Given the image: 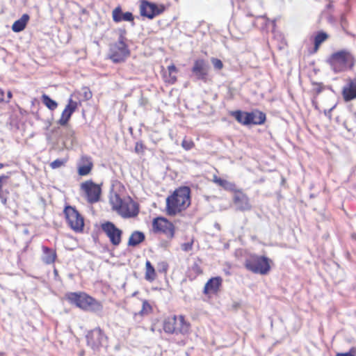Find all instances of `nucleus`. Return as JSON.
I'll return each mask as SVG.
<instances>
[{"label":"nucleus","instance_id":"obj_4","mask_svg":"<svg viewBox=\"0 0 356 356\" xmlns=\"http://www.w3.org/2000/svg\"><path fill=\"white\" fill-rule=\"evenodd\" d=\"M334 73H339L351 69L355 64L353 55L345 50L332 54L327 60Z\"/></svg>","mask_w":356,"mask_h":356},{"label":"nucleus","instance_id":"obj_32","mask_svg":"<svg viewBox=\"0 0 356 356\" xmlns=\"http://www.w3.org/2000/svg\"><path fill=\"white\" fill-rule=\"evenodd\" d=\"M152 312V307L147 300L143 302L142 309L140 311V314H147Z\"/></svg>","mask_w":356,"mask_h":356},{"label":"nucleus","instance_id":"obj_21","mask_svg":"<svg viewBox=\"0 0 356 356\" xmlns=\"http://www.w3.org/2000/svg\"><path fill=\"white\" fill-rule=\"evenodd\" d=\"M232 115L234 117L236 120L243 125L251 124L252 117L250 112H244L241 111H236L232 112Z\"/></svg>","mask_w":356,"mask_h":356},{"label":"nucleus","instance_id":"obj_6","mask_svg":"<svg viewBox=\"0 0 356 356\" xmlns=\"http://www.w3.org/2000/svg\"><path fill=\"white\" fill-rule=\"evenodd\" d=\"M245 267L254 273L267 274L270 269V259L264 256L251 254L245 261Z\"/></svg>","mask_w":356,"mask_h":356},{"label":"nucleus","instance_id":"obj_5","mask_svg":"<svg viewBox=\"0 0 356 356\" xmlns=\"http://www.w3.org/2000/svg\"><path fill=\"white\" fill-rule=\"evenodd\" d=\"M163 327L168 334H182L188 332L190 324L186 322L181 315L178 317L175 315L168 316L163 321Z\"/></svg>","mask_w":356,"mask_h":356},{"label":"nucleus","instance_id":"obj_8","mask_svg":"<svg viewBox=\"0 0 356 356\" xmlns=\"http://www.w3.org/2000/svg\"><path fill=\"white\" fill-rule=\"evenodd\" d=\"M87 346L94 351L99 350L107 342V337L99 327L88 331L86 335Z\"/></svg>","mask_w":356,"mask_h":356},{"label":"nucleus","instance_id":"obj_36","mask_svg":"<svg viewBox=\"0 0 356 356\" xmlns=\"http://www.w3.org/2000/svg\"><path fill=\"white\" fill-rule=\"evenodd\" d=\"M181 145L185 149L189 150L193 147V143L189 140H184L182 141Z\"/></svg>","mask_w":356,"mask_h":356},{"label":"nucleus","instance_id":"obj_27","mask_svg":"<svg viewBox=\"0 0 356 356\" xmlns=\"http://www.w3.org/2000/svg\"><path fill=\"white\" fill-rule=\"evenodd\" d=\"M328 38V35L323 31L318 32L314 38V52H316L320 45Z\"/></svg>","mask_w":356,"mask_h":356},{"label":"nucleus","instance_id":"obj_22","mask_svg":"<svg viewBox=\"0 0 356 356\" xmlns=\"http://www.w3.org/2000/svg\"><path fill=\"white\" fill-rule=\"evenodd\" d=\"M145 239V236L143 232L140 231H134L131 233L128 240V246L136 247Z\"/></svg>","mask_w":356,"mask_h":356},{"label":"nucleus","instance_id":"obj_48","mask_svg":"<svg viewBox=\"0 0 356 356\" xmlns=\"http://www.w3.org/2000/svg\"><path fill=\"white\" fill-rule=\"evenodd\" d=\"M54 274H55V275H57V274H58V271H57V270H56V269H55V270H54Z\"/></svg>","mask_w":356,"mask_h":356},{"label":"nucleus","instance_id":"obj_24","mask_svg":"<svg viewBox=\"0 0 356 356\" xmlns=\"http://www.w3.org/2000/svg\"><path fill=\"white\" fill-rule=\"evenodd\" d=\"M42 251L43 255L42 259L43 262L47 264H53L56 258V252L46 246H42Z\"/></svg>","mask_w":356,"mask_h":356},{"label":"nucleus","instance_id":"obj_30","mask_svg":"<svg viewBox=\"0 0 356 356\" xmlns=\"http://www.w3.org/2000/svg\"><path fill=\"white\" fill-rule=\"evenodd\" d=\"M168 70L169 72V76L166 78V81L170 84H173L177 81V77L175 75H172V73L177 72V70L175 65H171L168 67Z\"/></svg>","mask_w":356,"mask_h":356},{"label":"nucleus","instance_id":"obj_45","mask_svg":"<svg viewBox=\"0 0 356 356\" xmlns=\"http://www.w3.org/2000/svg\"><path fill=\"white\" fill-rule=\"evenodd\" d=\"M334 106H333L332 108H331L330 109H329L328 111H325V115H327L328 114H330L331 113V111L334 109Z\"/></svg>","mask_w":356,"mask_h":356},{"label":"nucleus","instance_id":"obj_28","mask_svg":"<svg viewBox=\"0 0 356 356\" xmlns=\"http://www.w3.org/2000/svg\"><path fill=\"white\" fill-rule=\"evenodd\" d=\"M145 279L147 281H153L156 277V272L154 266L152 265L149 261H147L145 263Z\"/></svg>","mask_w":356,"mask_h":356},{"label":"nucleus","instance_id":"obj_1","mask_svg":"<svg viewBox=\"0 0 356 356\" xmlns=\"http://www.w3.org/2000/svg\"><path fill=\"white\" fill-rule=\"evenodd\" d=\"M191 190L188 186L180 187L166 198V212L169 216H175L185 210L191 204Z\"/></svg>","mask_w":356,"mask_h":356},{"label":"nucleus","instance_id":"obj_13","mask_svg":"<svg viewBox=\"0 0 356 356\" xmlns=\"http://www.w3.org/2000/svg\"><path fill=\"white\" fill-rule=\"evenodd\" d=\"M164 10L163 6L160 8L157 5L143 0L140 5V13L143 17H146L149 19H153L154 17L160 15Z\"/></svg>","mask_w":356,"mask_h":356},{"label":"nucleus","instance_id":"obj_17","mask_svg":"<svg viewBox=\"0 0 356 356\" xmlns=\"http://www.w3.org/2000/svg\"><path fill=\"white\" fill-rule=\"evenodd\" d=\"M113 20L119 23L122 21L131 22L134 23V15L130 12L123 13L120 6L116 7L112 12Z\"/></svg>","mask_w":356,"mask_h":356},{"label":"nucleus","instance_id":"obj_3","mask_svg":"<svg viewBox=\"0 0 356 356\" xmlns=\"http://www.w3.org/2000/svg\"><path fill=\"white\" fill-rule=\"evenodd\" d=\"M113 209L123 218H134L139 213L138 205L131 197L121 198L118 195L111 200Z\"/></svg>","mask_w":356,"mask_h":356},{"label":"nucleus","instance_id":"obj_38","mask_svg":"<svg viewBox=\"0 0 356 356\" xmlns=\"http://www.w3.org/2000/svg\"><path fill=\"white\" fill-rule=\"evenodd\" d=\"M336 356H356V350L351 348L349 352L344 353H337Z\"/></svg>","mask_w":356,"mask_h":356},{"label":"nucleus","instance_id":"obj_39","mask_svg":"<svg viewBox=\"0 0 356 356\" xmlns=\"http://www.w3.org/2000/svg\"><path fill=\"white\" fill-rule=\"evenodd\" d=\"M144 146L141 143H136L135 147V151L137 153H140L143 151Z\"/></svg>","mask_w":356,"mask_h":356},{"label":"nucleus","instance_id":"obj_33","mask_svg":"<svg viewBox=\"0 0 356 356\" xmlns=\"http://www.w3.org/2000/svg\"><path fill=\"white\" fill-rule=\"evenodd\" d=\"M211 62L213 66V67L216 70H221L222 67H223V63L222 62L218 59V58H212L211 59Z\"/></svg>","mask_w":356,"mask_h":356},{"label":"nucleus","instance_id":"obj_37","mask_svg":"<svg viewBox=\"0 0 356 356\" xmlns=\"http://www.w3.org/2000/svg\"><path fill=\"white\" fill-rule=\"evenodd\" d=\"M193 247V241L187 242L181 244V250L185 252H188L192 249Z\"/></svg>","mask_w":356,"mask_h":356},{"label":"nucleus","instance_id":"obj_15","mask_svg":"<svg viewBox=\"0 0 356 356\" xmlns=\"http://www.w3.org/2000/svg\"><path fill=\"white\" fill-rule=\"evenodd\" d=\"M233 202L236 207V209L238 211H249L252 208L248 197L241 191H237L234 193Z\"/></svg>","mask_w":356,"mask_h":356},{"label":"nucleus","instance_id":"obj_49","mask_svg":"<svg viewBox=\"0 0 356 356\" xmlns=\"http://www.w3.org/2000/svg\"><path fill=\"white\" fill-rule=\"evenodd\" d=\"M3 166H4V165L3 163H0V169L2 168Z\"/></svg>","mask_w":356,"mask_h":356},{"label":"nucleus","instance_id":"obj_11","mask_svg":"<svg viewBox=\"0 0 356 356\" xmlns=\"http://www.w3.org/2000/svg\"><path fill=\"white\" fill-rule=\"evenodd\" d=\"M81 189L86 195L88 202L90 204L95 203L99 200L102 189L98 184L89 180L81 184Z\"/></svg>","mask_w":356,"mask_h":356},{"label":"nucleus","instance_id":"obj_34","mask_svg":"<svg viewBox=\"0 0 356 356\" xmlns=\"http://www.w3.org/2000/svg\"><path fill=\"white\" fill-rule=\"evenodd\" d=\"M64 163H65V162L63 160L56 159L55 161H54L53 162H51L50 163V166L53 169H56V168H58L61 167L62 165H63Z\"/></svg>","mask_w":356,"mask_h":356},{"label":"nucleus","instance_id":"obj_16","mask_svg":"<svg viewBox=\"0 0 356 356\" xmlns=\"http://www.w3.org/2000/svg\"><path fill=\"white\" fill-rule=\"evenodd\" d=\"M78 107V102L74 101L72 97L68 99L67 104L62 112L61 117L58 123L61 126H65L67 124L72 113L76 111Z\"/></svg>","mask_w":356,"mask_h":356},{"label":"nucleus","instance_id":"obj_31","mask_svg":"<svg viewBox=\"0 0 356 356\" xmlns=\"http://www.w3.org/2000/svg\"><path fill=\"white\" fill-rule=\"evenodd\" d=\"M312 85L314 86L312 91L314 93V98H316L317 96L322 92L324 90L325 87L322 83L313 82Z\"/></svg>","mask_w":356,"mask_h":356},{"label":"nucleus","instance_id":"obj_46","mask_svg":"<svg viewBox=\"0 0 356 356\" xmlns=\"http://www.w3.org/2000/svg\"><path fill=\"white\" fill-rule=\"evenodd\" d=\"M11 97H12V93H11V92H10V91H9V92H8V99L7 101H9V99L11 98Z\"/></svg>","mask_w":356,"mask_h":356},{"label":"nucleus","instance_id":"obj_19","mask_svg":"<svg viewBox=\"0 0 356 356\" xmlns=\"http://www.w3.org/2000/svg\"><path fill=\"white\" fill-rule=\"evenodd\" d=\"M222 279L220 277H215L211 278L205 284L204 293L205 294L216 293L222 284Z\"/></svg>","mask_w":356,"mask_h":356},{"label":"nucleus","instance_id":"obj_18","mask_svg":"<svg viewBox=\"0 0 356 356\" xmlns=\"http://www.w3.org/2000/svg\"><path fill=\"white\" fill-rule=\"evenodd\" d=\"M93 166L92 159L90 156H83L78 164V173L81 176L88 175Z\"/></svg>","mask_w":356,"mask_h":356},{"label":"nucleus","instance_id":"obj_26","mask_svg":"<svg viewBox=\"0 0 356 356\" xmlns=\"http://www.w3.org/2000/svg\"><path fill=\"white\" fill-rule=\"evenodd\" d=\"M252 117L251 124H262L266 121V114L259 110L250 112Z\"/></svg>","mask_w":356,"mask_h":356},{"label":"nucleus","instance_id":"obj_41","mask_svg":"<svg viewBox=\"0 0 356 356\" xmlns=\"http://www.w3.org/2000/svg\"><path fill=\"white\" fill-rule=\"evenodd\" d=\"M6 194L7 193H5L4 194L1 195V197H0L1 202L3 205H6V204H7Z\"/></svg>","mask_w":356,"mask_h":356},{"label":"nucleus","instance_id":"obj_42","mask_svg":"<svg viewBox=\"0 0 356 356\" xmlns=\"http://www.w3.org/2000/svg\"><path fill=\"white\" fill-rule=\"evenodd\" d=\"M4 101V92L1 90H0V102H2Z\"/></svg>","mask_w":356,"mask_h":356},{"label":"nucleus","instance_id":"obj_25","mask_svg":"<svg viewBox=\"0 0 356 356\" xmlns=\"http://www.w3.org/2000/svg\"><path fill=\"white\" fill-rule=\"evenodd\" d=\"M213 181L223 188L225 190L229 191H235L236 186L234 184L229 182L226 179H221L216 175H213Z\"/></svg>","mask_w":356,"mask_h":356},{"label":"nucleus","instance_id":"obj_12","mask_svg":"<svg viewBox=\"0 0 356 356\" xmlns=\"http://www.w3.org/2000/svg\"><path fill=\"white\" fill-rule=\"evenodd\" d=\"M152 227L155 232H162L169 238L174 237L175 227L171 222L165 218L158 217L154 219Z\"/></svg>","mask_w":356,"mask_h":356},{"label":"nucleus","instance_id":"obj_43","mask_svg":"<svg viewBox=\"0 0 356 356\" xmlns=\"http://www.w3.org/2000/svg\"><path fill=\"white\" fill-rule=\"evenodd\" d=\"M312 104L315 107V108H318L316 98H314V97L312 99Z\"/></svg>","mask_w":356,"mask_h":356},{"label":"nucleus","instance_id":"obj_2","mask_svg":"<svg viewBox=\"0 0 356 356\" xmlns=\"http://www.w3.org/2000/svg\"><path fill=\"white\" fill-rule=\"evenodd\" d=\"M66 299L70 304L83 310L99 312L102 309V305L99 301L85 293H67Z\"/></svg>","mask_w":356,"mask_h":356},{"label":"nucleus","instance_id":"obj_40","mask_svg":"<svg viewBox=\"0 0 356 356\" xmlns=\"http://www.w3.org/2000/svg\"><path fill=\"white\" fill-rule=\"evenodd\" d=\"M84 97L86 99H89L92 97V93L87 88H84Z\"/></svg>","mask_w":356,"mask_h":356},{"label":"nucleus","instance_id":"obj_44","mask_svg":"<svg viewBox=\"0 0 356 356\" xmlns=\"http://www.w3.org/2000/svg\"><path fill=\"white\" fill-rule=\"evenodd\" d=\"M74 131H73V130H72V129H69L67 130V136H70V137H72V136H73V135H74Z\"/></svg>","mask_w":356,"mask_h":356},{"label":"nucleus","instance_id":"obj_14","mask_svg":"<svg viewBox=\"0 0 356 356\" xmlns=\"http://www.w3.org/2000/svg\"><path fill=\"white\" fill-rule=\"evenodd\" d=\"M208 64L204 59H197L195 60L191 70L196 79L201 80L204 83L207 82L208 80Z\"/></svg>","mask_w":356,"mask_h":356},{"label":"nucleus","instance_id":"obj_23","mask_svg":"<svg viewBox=\"0 0 356 356\" xmlns=\"http://www.w3.org/2000/svg\"><path fill=\"white\" fill-rule=\"evenodd\" d=\"M30 19V17L28 14H24L22 16L17 20H16L13 26H12V30L15 33H19L22 31H23L29 20Z\"/></svg>","mask_w":356,"mask_h":356},{"label":"nucleus","instance_id":"obj_9","mask_svg":"<svg viewBox=\"0 0 356 356\" xmlns=\"http://www.w3.org/2000/svg\"><path fill=\"white\" fill-rule=\"evenodd\" d=\"M64 213L69 226L73 230L80 232L83 229V218L75 208L67 206L64 209Z\"/></svg>","mask_w":356,"mask_h":356},{"label":"nucleus","instance_id":"obj_20","mask_svg":"<svg viewBox=\"0 0 356 356\" xmlns=\"http://www.w3.org/2000/svg\"><path fill=\"white\" fill-rule=\"evenodd\" d=\"M343 96L346 101L356 98V78L348 80L347 86L343 89Z\"/></svg>","mask_w":356,"mask_h":356},{"label":"nucleus","instance_id":"obj_7","mask_svg":"<svg viewBox=\"0 0 356 356\" xmlns=\"http://www.w3.org/2000/svg\"><path fill=\"white\" fill-rule=\"evenodd\" d=\"M124 40L125 37L121 34L118 40L110 45L108 57L113 62H122L129 56L130 51Z\"/></svg>","mask_w":356,"mask_h":356},{"label":"nucleus","instance_id":"obj_47","mask_svg":"<svg viewBox=\"0 0 356 356\" xmlns=\"http://www.w3.org/2000/svg\"><path fill=\"white\" fill-rule=\"evenodd\" d=\"M164 267H165V270H166V268H167V264L165 263H163Z\"/></svg>","mask_w":356,"mask_h":356},{"label":"nucleus","instance_id":"obj_10","mask_svg":"<svg viewBox=\"0 0 356 356\" xmlns=\"http://www.w3.org/2000/svg\"><path fill=\"white\" fill-rule=\"evenodd\" d=\"M101 229L113 245L118 246L121 243L122 231L114 223L110 221L105 222L101 225Z\"/></svg>","mask_w":356,"mask_h":356},{"label":"nucleus","instance_id":"obj_35","mask_svg":"<svg viewBox=\"0 0 356 356\" xmlns=\"http://www.w3.org/2000/svg\"><path fill=\"white\" fill-rule=\"evenodd\" d=\"M8 176H6V175H1L0 176V197H1V195L4 194L5 193H8V192L7 191H3V180H6L8 179Z\"/></svg>","mask_w":356,"mask_h":356},{"label":"nucleus","instance_id":"obj_29","mask_svg":"<svg viewBox=\"0 0 356 356\" xmlns=\"http://www.w3.org/2000/svg\"><path fill=\"white\" fill-rule=\"evenodd\" d=\"M42 100L43 104L51 111L55 110L58 106L57 102L45 94L42 95Z\"/></svg>","mask_w":356,"mask_h":356}]
</instances>
